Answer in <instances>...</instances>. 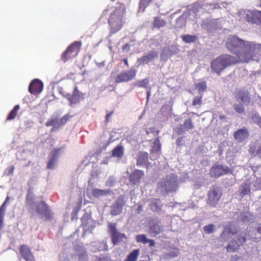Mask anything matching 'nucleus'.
<instances>
[{
    "instance_id": "obj_16",
    "label": "nucleus",
    "mask_w": 261,
    "mask_h": 261,
    "mask_svg": "<svg viewBox=\"0 0 261 261\" xmlns=\"http://www.w3.org/2000/svg\"><path fill=\"white\" fill-rule=\"evenodd\" d=\"M158 58V54L156 51L151 50L147 55H145L138 59L140 65L148 64Z\"/></svg>"
},
{
    "instance_id": "obj_40",
    "label": "nucleus",
    "mask_w": 261,
    "mask_h": 261,
    "mask_svg": "<svg viewBox=\"0 0 261 261\" xmlns=\"http://www.w3.org/2000/svg\"><path fill=\"white\" fill-rule=\"evenodd\" d=\"M214 225L211 224L204 226L203 230L206 234L211 233L214 230Z\"/></svg>"
},
{
    "instance_id": "obj_42",
    "label": "nucleus",
    "mask_w": 261,
    "mask_h": 261,
    "mask_svg": "<svg viewBox=\"0 0 261 261\" xmlns=\"http://www.w3.org/2000/svg\"><path fill=\"white\" fill-rule=\"evenodd\" d=\"M10 200V197L9 196H7L5 201L3 202L2 205L1 206L0 210L3 211L5 212L6 211V205H7V203Z\"/></svg>"
},
{
    "instance_id": "obj_63",
    "label": "nucleus",
    "mask_w": 261,
    "mask_h": 261,
    "mask_svg": "<svg viewBox=\"0 0 261 261\" xmlns=\"http://www.w3.org/2000/svg\"><path fill=\"white\" fill-rule=\"evenodd\" d=\"M260 6L261 7V0H260Z\"/></svg>"
},
{
    "instance_id": "obj_60",
    "label": "nucleus",
    "mask_w": 261,
    "mask_h": 261,
    "mask_svg": "<svg viewBox=\"0 0 261 261\" xmlns=\"http://www.w3.org/2000/svg\"><path fill=\"white\" fill-rule=\"evenodd\" d=\"M259 121H257V124L260 127H261V118H259Z\"/></svg>"
},
{
    "instance_id": "obj_4",
    "label": "nucleus",
    "mask_w": 261,
    "mask_h": 261,
    "mask_svg": "<svg viewBox=\"0 0 261 261\" xmlns=\"http://www.w3.org/2000/svg\"><path fill=\"white\" fill-rule=\"evenodd\" d=\"M237 58L229 55H223L213 60L211 63L212 69L218 75L227 67L237 64Z\"/></svg>"
},
{
    "instance_id": "obj_35",
    "label": "nucleus",
    "mask_w": 261,
    "mask_h": 261,
    "mask_svg": "<svg viewBox=\"0 0 261 261\" xmlns=\"http://www.w3.org/2000/svg\"><path fill=\"white\" fill-rule=\"evenodd\" d=\"M195 88L199 92H204L206 89V83L205 81L197 83L195 85Z\"/></svg>"
},
{
    "instance_id": "obj_8",
    "label": "nucleus",
    "mask_w": 261,
    "mask_h": 261,
    "mask_svg": "<svg viewBox=\"0 0 261 261\" xmlns=\"http://www.w3.org/2000/svg\"><path fill=\"white\" fill-rule=\"evenodd\" d=\"M222 196L220 188L217 185H213L208 192L207 203L211 206L215 207L219 203Z\"/></svg>"
},
{
    "instance_id": "obj_46",
    "label": "nucleus",
    "mask_w": 261,
    "mask_h": 261,
    "mask_svg": "<svg viewBox=\"0 0 261 261\" xmlns=\"http://www.w3.org/2000/svg\"><path fill=\"white\" fill-rule=\"evenodd\" d=\"M259 118H261V117L257 114H254L252 116V119L256 124H257V121L259 120Z\"/></svg>"
},
{
    "instance_id": "obj_27",
    "label": "nucleus",
    "mask_w": 261,
    "mask_h": 261,
    "mask_svg": "<svg viewBox=\"0 0 261 261\" xmlns=\"http://www.w3.org/2000/svg\"><path fill=\"white\" fill-rule=\"evenodd\" d=\"M124 153V148L122 145H117L116 147H115L112 151V156L117 157L118 158H121Z\"/></svg>"
},
{
    "instance_id": "obj_55",
    "label": "nucleus",
    "mask_w": 261,
    "mask_h": 261,
    "mask_svg": "<svg viewBox=\"0 0 261 261\" xmlns=\"http://www.w3.org/2000/svg\"><path fill=\"white\" fill-rule=\"evenodd\" d=\"M123 61L124 63L125 64V65L127 67H128V63L127 59L126 58L123 59Z\"/></svg>"
},
{
    "instance_id": "obj_39",
    "label": "nucleus",
    "mask_w": 261,
    "mask_h": 261,
    "mask_svg": "<svg viewBox=\"0 0 261 261\" xmlns=\"http://www.w3.org/2000/svg\"><path fill=\"white\" fill-rule=\"evenodd\" d=\"M148 239L145 234H138L136 236V241L144 244L147 243Z\"/></svg>"
},
{
    "instance_id": "obj_52",
    "label": "nucleus",
    "mask_w": 261,
    "mask_h": 261,
    "mask_svg": "<svg viewBox=\"0 0 261 261\" xmlns=\"http://www.w3.org/2000/svg\"><path fill=\"white\" fill-rule=\"evenodd\" d=\"M147 243H149V246L151 247L154 246L155 245V242L153 240L148 239Z\"/></svg>"
},
{
    "instance_id": "obj_59",
    "label": "nucleus",
    "mask_w": 261,
    "mask_h": 261,
    "mask_svg": "<svg viewBox=\"0 0 261 261\" xmlns=\"http://www.w3.org/2000/svg\"><path fill=\"white\" fill-rule=\"evenodd\" d=\"M142 210V206L141 205H139L137 208V210L138 212H140Z\"/></svg>"
},
{
    "instance_id": "obj_21",
    "label": "nucleus",
    "mask_w": 261,
    "mask_h": 261,
    "mask_svg": "<svg viewBox=\"0 0 261 261\" xmlns=\"http://www.w3.org/2000/svg\"><path fill=\"white\" fill-rule=\"evenodd\" d=\"M249 136V133L246 128H241L234 132L233 137L239 142L244 141Z\"/></svg>"
},
{
    "instance_id": "obj_20",
    "label": "nucleus",
    "mask_w": 261,
    "mask_h": 261,
    "mask_svg": "<svg viewBox=\"0 0 261 261\" xmlns=\"http://www.w3.org/2000/svg\"><path fill=\"white\" fill-rule=\"evenodd\" d=\"M144 176L143 171L135 169L129 176V180L133 185H136L140 182V179Z\"/></svg>"
},
{
    "instance_id": "obj_53",
    "label": "nucleus",
    "mask_w": 261,
    "mask_h": 261,
    "mask_svg": "<svg viewBox=\"0 0 261 261\" xmlns=\"http://www.w3.org/2000/svg\"><path fill=\"white\" fill-rule=\"evenodd\" d=\"M14 169L15 168L13 166H11L8 170V174L9 175H12L13 174Z\"/></svg>"
},
{
    "instance_id": "obj_14",
    "label": "nucleus",
    "mask_w": 261,
    "mask_h": 261,
    "mask_svg": "<svg viewBox=\"0 0 261 261\" xmlns=\"http://www.w3.org/2000/svg\"><path fill=\"white\" fill-rule=\"evenodd\" d=\"M36 210L37 213L41 215V218L44 217L47 220L52 219L53 213L51 212L48 206L44 201H41L37 203Z\"/></svg>"
},
{
    "instance_id": "obj_2",
    "label": "nucleus",
    "mask_w": 261,
    "mask_h": 261,
    "mask_svg": "<svg viewBox=\"0 0 261 261\" xmlns=\"http://www.w3.org/2000/svg\"><path fill=\"white\" fill-rule=\"evenodd\" d=\"M109 8L104 10L101 17L109 15L108 23L110 34L112 35L119 32L125 24L126 9L124 4L119 3L118 6L115 7L112 12L109 13Z\"/></svg>"
},
{
    "instance_id": "obj_6",
    "label": "nucleus",
    "mask_w": 261,
    "mask_h": 261,
    "mask_svg": "<svg viewBox=\"0 0 261 261\" xmlns=\"http://www.w3.org/2000/svg\"><path fill=\"white\" fill-rule=\"evenodd\" d=\"M249 231L241 232L236 238L230 240L226 247L228 252L237 251L241 246H243L247 239H250Z\"/></svg>"
},
{
    "instance_id": "obj_7",
    "label": "nucleus",
    "mask_w": 261,
    "mask_h": 261,
    "mask_svg": "<svg viewBox=\"0 0 261 261\" xmlns=\"http://www.w3.org/2000/svg\"><path fill=\"white\" fill-rule=\"evenodd\" d=\"M82 47L81 41H74L71 43L66 49L62 53L61 60L63 62H66L69 60L75 58Z\"/></svg>"
},
{
    "instance_id": "obj_61",
    "label": "nucleus",
    "mask_w": 261,
    "mask_h": 261,
    "mask_svg": "<svg viewBox=\"0 0 261 261\" xmlns=\"http://www.w3.org/2000/svg\"><path fill=\"white\" fill-rule=\"evenodd\" d=\"M149 95H150V92H149V91H148V92H147V96H148V97H149Z\"/></svg>"
},
{
    "instance_id": "obj_30",
    "label": "nucleus",
    "mask_w": 261,
    "mask_h": 261,
    "mask_svg": "<svg viewBox=\"0 0 261 261\" xmlns=\"http://www.w3.org/2000/svg\"><path fill=\"white\" fill-rule=\"evenodd\" d=\"M139 249L134 250L127 255L124 261H136L139 255Z\"/></svg>"
},
{
    "instance_id": "obj_31",
    "label": "nucleus",
    "mask_w": 261,
    "mask_h": 261,
    "mask_svg": "<svg viewBox=\"0 0 261 261\" xmlns=\"http://www.w3.org/2000/svg\"><path fill=\"white\" fill-rule=\"evenodd\" d=\"M20 107L18 105L14 106L13 109L10 111L6 119L7 121L13 120L17 116L18 111L19 110Z\"/></svg>"
},
{
    "instance_id": "obj_44",
    "label": "nucleus",
    "mask_w": 261,
    "mask_h": 261,
    "mask_svg": "<svg viewBox=\"0 0 261 261\" xmlns=\"http://www.w3.org/2000/svg\"><path fill=\"white\" fill-rule=\"evenodd\" d=\"M184 137H179L176 140V145L178 146H181L184 145Z\"/></svg>"
},
{
    "instance_id": "obj_22",
    "label": "nucleus",
    "mask_w": 261,
    "mask_h": 261,
    "mask_svg": "<svg viewBox=\"0 0 261 261\" xmlns=\"http://www.w3.org/2000/svg\"><path fill=\"white\" fill-rule=\"evenodd\" d=\"M81 226L85 230H88L90 227V224L92 221L90 214L85 213L81 219Z\"/></svg>"
},
{
    "instance_id": "obj_15",
    "label": "nucleus",
    "mask_w": 261,
    "mask_h": 261,
    "mask_svg": "<svg viewBox=\"0 0 261 261\" xmlns=\"http://www.w3.org/2000/svg\"><path fill=\"white\" fill-rule=\"evenodd\" d=\"M84 95V94L78 90L77 86L74 87L72 95L69 94H63V96L69 100L70 105L71 106L79 103L80 101L81 98L83 97Z\"/></svg>"
},
{
    "instance_id": "obj_38",
    "label": "nucleus",
    "mask_w": 261,
    "mask_h": 261,
    "mask_svg": "<svg viewBox=\"0 0 261 261\" xmlns=\"http://www.w3.org/2000/svg\"><path fill=\"white\" fill-rule=\"evenodd\" d=\"M136 85L138 87H142L144 88H149V80L148 79H144L142 80L139 81Z\"/></svg>"
},
{
    "instance_id": "obj_57",
    "label": "nucleus",
    "mask_w": 261,
    "mask_h": 261,
    "mask_svg": "<svg viewBox=\"0 0 261 261\" xmlns=\"http://www.w3.org/2000/svg\"><path fill=\"white\" fill-rule=\"evenodd\" d=\"M219 118H220V120H225L226 119V117L225 115H220L219 116Z\"/></svg>"
},
{
    "instance_id": "obj_45",
    "label": "nucleus",
    "mask_w": 261,
    "mask_h": 261,
    "mask_svg": "<svg viewBox=\"0 0 261 261\" xmlns=\"http://www.w3.org/2000/svg\"><path fill=\"white\" fill-rule=\"evenodd\" d=\"M185 130H186L185 129L183 126L181 125L180 127H178L176 129V133L178 135H181L185 132Z\"/></svg>"
},
{
    "instance_id": "obj_37",
    "label": "nucleus",
    "mask_w": 261,
    "mask_h": 261,
    "mask_svg": "<svg viewBox=\"0 0 261 261\" xmlns=\"http://www.w3.org/2000/svg\"><path fill=\"white\" fill-rule=\"evenodd\" d=\"M182 125L186 130L194 128V124L192 123L191 118H189L186 120Z\"/></svg>"
},
{
    "instance_id": "obj_18",
    "label": "nucleus",
    "mask_w": 261,
    "mask_h": 261,
    "mask_svg": "<svg viewBox=\"0 0 261 261\" xmlns=\"http://www.w3.org/2000/svg\"><path fill=\"white\" fill-rule=\"evenodd\" d=\"M60 151V149L56 148L54 149L51 152L50 155H49V160L47 164V168L49 169H52L54 168L58 156H59V152Z\"/></svg>"
},
{
    "instance_id": "obj_1",
    "label": "nucleus",
    "mask_w": 261,
    "mask_h": 261,
    "mask_svg": "<svg viewBox=\"0 0 261 261\" xmlns=\"http://www.w3.org/2000/svg\"><path fill=\"white\" fill-rule=\"evenodd\" d=\"M226 45L228 50L236 56L238 62L248 63L253 60L255 50L261 44L245 41L237 36H232L228 38Z\"/></svg>"
},
{
    "instance_id": "obj_3",
    "label": "nucleus",
    "mask_w": 261,
    "mask_h": 261,
    "mask_svg": "<svg viewBox=\"0 0 261 261\" xmlns=\"http://www.w3.org/2000/svg\"><path fill=\"white\" fill-rule=\"evenodd\" d=\"M233 94L236 100L239 102L233 105V109L239 114L243 113L245 111L244 106H249L251 101L250 92L245 88H239L236 89Z\"/></svg>"
},
{
    "instance_id": "obj_56",
    "label": "nucleus",
    "mask_w": 261,
    "mask_h": 261,
    "mask_svg": "<svg viewBox=\"0 0 261 261\" xmlns=\"http://www.w3.org/2000/svg\"><path fill=\"white\" fill-rule=\"evenodd\" d=\"M256 153L260 154H261V146L258 147L256 150Z\"/></svg>"
},
{
    "instance_id": "obj_5",
    "label": "nucleus",
    "mask_w": 261,
    "mask_h": 261,
    "mask_svg": "<svg viewBox=\"0 0 261 261\" xmlns=\"http://www.w3.org/2000/svg\"><path fill=\"white\" fill-rule=\"evenodd\" d=\"M240 20L252 24H261V11L241 10L238 12Z\"/></svg>"
},
{
    "instance_id": "obj_32",
    "label": "nucleus",
    "mask_w": 261,
    "mask_h": 261,
    "mask_svg": "<svg viewBox=\"0 0 261 261\" xmlns=\"http://www.w3.org/2000/svg\"><path fill=\"white\" fill-rule=\"evenodd\" d=\"M181 38L184 42L187 43L195 42L197 40V36L196 35H184Z\"/></svg>"
},
{
    "instance_id": "obj_13",
    "label": "nucleus",
    "mask_w": 261,
    "mask_h": 261,
    "mask_svg": "<svg viewBox=\"0 0 261 261\" xmlns=\"http://www.w3.org/2000/svg\"><path fill=\"white\" fill-rule=\"evenodd\" d=\"M137 71L131 69L127 71H123L119 73L115 79V83H124L132 81L136 76Z\"/></svg>"
},
{
    "instance_id": "obj_23",
    "label": "nucleus",
    "mask_w": 261,
    "mask_h": 261,
    "mask_svg": "<svg viewBox=\"0 0 261 261\" xmlns=\"http://www.w3.org/2000/svg\"><path fill=\"white\" fill-rule=\"evenodd\" d=\"M109 189L101 190L99 189H94L92 191V195L95 198H99L101 196L108 195L111 193Z\"/></svg>"
},
{
    "instance_id": "obj_36",
    "label": "nucleus",
    "mask_w": 261,
    "mask_h": 261,
    "mask_svg": "<svg viewBox=\"0 0 261 261\" xmlns=\"http://www.w3.org/2000/svg\"><path fill=\"white\" fill-rule=\"evenodd\" d=\"M161 231V227L157 224L153 225L149 228V232L154 235L160 233Z\"/></svg>"
},
{
    "instance_id": "obj_50",
    "label": "nucleus",
    "mask_w": 261,
    "mask_h": 261,
    "mask_svg": "<svg viewBox=\"0 0 261 261\" xmlns=\"http://www.w3.org/2000/svg\"><path fill=\"white\" fill-rule=\"evenodd\" d=\"M154 0H148L147 2H146V4H147V5H149L150 4H151L153 1ZM157 7H159L160 6V1L159 0L158 1L156 2L154 4Z\"/></svg>"
},
{
    "instance_id": "obj_34",
    "label": "nucleus",
    "mask_w": 261,
    "mask_h": 261,
    "mask_svg": "<svg viewBox=\"0 0 261 261\" xmlns=\"http://www.w3.org/2000/svg\"><path fill=\"white\" fill-rule=\"evenodd\" d=\"M225 230L232 234H235L238 232V229L233 226L232 223H229L227 226H225Z\"/></svg>"
},
{
    "instance_id": "obj_62",
    "label": "nucleus",
    "mask_w": 261,
    "mask_h": 261,
    "mask_svg": "<svg viewBox=\"0 0 261 261\" xmlns=\"http://www.w3.org/2000/svg\"><path fill=\"white\" fill-rule=\"evenodd\" d=\"M112 2H114L115 0H111Z\"/></svg>"
},
{
    "instance_id": "obj_19",
    "label": "nucleus",
    "mask_w": 261,
    "mask_h": 261,
    "mask_svg": "<svg viewBox=\"0 0 261 261\" xmlns=\"http://www.w3.org/2000/svg\"><path fill=\"white\" fill-rule=\"evenodd\" d=\"M137 166H145L148 168L150 163L148 161V154L145 152H139L137 159Z\"/></svg>"
},
{
    "instance_id": "obj_12",
    "label": "nucleus",
    "mask_w": 261,
    "mask_h": 261,
    "mask_svg": "<svg viewBox=\"0 0 261 261\" xmlns=\"http://www.w3.org/2000/svg\"><path fill=\"white\" fill-rule=\"evenodd\" d=\"M125 203V196L124 195L119 196L111 206L110 214L112 216L120 215Z\"/></svg>"
},
{
    "instance_id": "obj_10",
    "label": "nucleus",
    "mask_w": 261,
    "mask_h": 261,
    "mask_svg": "<svg viewBox=\"0 0 261 261\" xmlns=\"http://www.w3.org/2000/svg\"><path fill=\"white\" fill-rule=\"evenodd\" d=\"M159 188L166 192H170L175 190L176 188V181L171 176L163 178L158 184Z\"/></svg>"
},
{
    "instance_id": "obj_24",
    "label": "nucleus",
    "mask_w": 261,
    "mask_h": 261,
    "mask_svg": "<svg viewBox=\"0 0 261 261\" xmlns=\"http://www.w3.org/2000/svg\"><path fill=\"white\" fill-rule=\"evenodd\" d=\"M19 252L23 258L33 255L30 247L26 245H22L20 246Z\"/></svg>"
},
{
    "instance_id": "obj_33",
    "label": "nucleus",
    "mask_w": 261,
    "mask_h": 261,
    "mask_svg": "<svg viewBox=\"0 0 261 261\" xmlns=\"http://www.w3.org/2000/svg\"><path fill=\"white\" fill-rule=\"evenodd\" d=\"M34 201V195L32 189H29L26 196V203L27 204L33 206Z\"/></svg>"
},
{
    "instance_id": "obj_54",
    "label": "nucleus",
    "mask_w": 261,
    "mask_h": 261,
    "mask_svg": "<svg viewBox=\"0 0 261 261\" xmlns=\"http://www.w3.org/2000/svg\"><path fill=\"white\" fill-rule=\"evenodd\" d=\"M240 257L237 255H232L231 257V261H238Z\"/></svg>"
},
{
    "instance_id": "obj_47",
    "label": "nucleus",
    "mask_w": 261,
    "mask_h": 261,
    "mask_svg": "<svg viewBox=\"0 0 261 261\" xmlns=\"http://www.w3.org/2000/svg\"><path fill=\"white\" fill-rule=\"evenodd\" d=\"M114 113V111H112L111 112H110V113H108L106 115V117H105V122L106 123H108L109 121H110V118L111 117L112 114Z\"/></svg>"
},
{
    "instance_id": "obj_17",
    "label": "nucleus",
    "mask_w": 261,
    "mask_h": 261,
    "mask_svg": "<svg viewBox=\"0 0 261 261\" xmlns=\"http://www.w3.org/2000/svg\"><path fill=\"white\" fill-rule=\"evenodd\" d=\"M43 84L39 80L35 79L31 82L29 85V92L34 95L38 94L42 90Z\"/></svg>"
},
{
    "instance_id": "obj_29",
    "label": "nucleus",
    "mask_w": 261,
    "mask_h": 261,
    "mask_svg": "<svg viewBox=\"0 0 261 261\" xmlns=\"http://www.w3.org/2000/svg\"><path fill=\"white\" fill-rule=\"evenodd\" d=\"M240 193L242 197L250 193V185L247 183H244L240 187Z\"/></svg>"
},
{
    "instance_id": "obj_41",
    "label": "nucleus",
    "mask_w": 261,
    "mask_h": 261,
    "mask_svg": "<svg viewBox=\"0 0 261 261\" xmlns=\"http://www.w3.org/2000/svg\"><path fill=\"white\" fill-rule=\"evenodd\" d=\"M202 95H201L199 96H196L194 98L193 101H192V105L193 106H200L202 103Z\"/></svg>"
},
{
    "instance_id": "obj_11",
    "label": "nucleus",
    "mask_w": 261,
    "mask_h": 261,
    "mask_svg": "<svg viewBox=\"0 0 261 261\" xmlns=\"http://www.w3.org/2000/svg\"><path fill=\"white\" fill-rule=\"evenodd\" d=\"M229 172L231 171L228 166L215 164L210 169V175L211 177L218 178Z\"/></svg>"
},
{
    "instance_id": "obj_49",
    "label": "nucleus",
    "mask_w": 261,
    "mask_h": 261,
    "mask_svg": "<svg viewBox=\"0 0 261 261\" xmlns=\"http://www.w3.org/2000/svg\"><path fill=\"white\" fill-rule=\"evenodd\" d=\"M110 228L111 235L115 233V232H117L116 228L114 225L110 224Z\"/></svg>"
},
{
    "instance_id": "obj_26",
    "label": "nucleus",
    "mask_w": 261,
    "mask_h": 261,
    "mask_svg": "<svg viewBox=\"0 0 261 261\" xmlns=\"http://www.w3.org/2000/svg\"><path fill=\"white\" fill-rule=\"evenodd\" d=\"M126 239L125 235L124 233H121L119 232H115V233L112 234L111 239L112 243L114 245L117 244L123 239Z\"/></svg>"
},
{
    "instance_id": "obj_9",
    "label": "nucleus",
    "mask_w": 261,
    "mask_h": 261,
    "mask_svg": "<svg viewBox=\"0 0 261 261\" xmlns=\"http://www.w3.org/2000/svg\"><path fill=\"white\" fill-rule=\"evenodd\" d=\"M71 117L69 114L64 115L62 118L59 119L57 116H53L48 119L45 123V125L47 127L52 126L51 132L57 131L60 127L64 125Z\"/></svg>"
},
{
    "instance_id": "obj_58",
    "label": "nucleus",
    "mask_w": 261,
    "mask_h": 261,
    "mask_svg": "<svg viewBox=\"0 0 261 261\" xmlns=\"http://www.w3.org/2000/svg\"><path fill=\"white\" fill-rule=\"evenodd\" d=\"M169 255L171 257H175V256H177V254H176L175 253H169Z\"/></svg>"
},
{
    "instance_id": "obj_43",
    "label": "nucleus",
    "mask_w": 261,
    "mask_h": 261,
    "mask_svg": "<svg viewBox=\"0 0 261 261\" xmlns=\"http://www.w3.org/2000/svg\"><path fill=\"white\" fill-rule=\"evenodd\" d=\"M5 214V211L0 210V228H2L4 224Z\"/></svg>"
},
{
    "instance_id": "obj_51",
    "label": "nucleus",
    "mask_w": 261,
    "mask_h": 261,
    "mask_svg": "<svg viewBox=\"0 0 261 261\" xmlns=\"http://www.w3.org/2000/svg\"><path fill=\"white\" fill-rule=\"evenodd\" d=\"M25 261H36L34 255H31L29 257L23 258Z\"/></svg>"
},
{
    "instance_id": "obj_28",
    "label": "nucleus",
    "mask_w": 261,
    "mask_h": 261,
    "mask_svg": "<svg viewBox=\"0 0 261 261\" xmlns=\"http://www.w3.org/2000/svg\"><path fill=\"white\" fill-rule=\"evenodd\" d=\"M149 207L154 212L159 211L161 208L160 200L158 199L152 200L150 202Z\"/></svg>"
},
{
    "instance_id": "obj_48",
    "label": "nucleus",
    "mask_w": 261,
    "mask_h": 261,
    "mask_svg": "<svg viewBox=\"0 0 261 261\" xmlns=\"http://www.w3.org/2000/svg\"><path fill=\"white\" fill-rule=\"evenodd\" d=\"M153 144L154 146H156L159 149L160 148L161 145H160V140H159V138H157L155 139V140L153 142Z\"/></svg>"
},
{
    "instance_id": "obj_25",
    "label": "nucleus",
    "mask_w": 261,
    "mask_h": 261,
    "mask_svg": "<svg viewBox=\"0 0 261 261\" xmlns=\"http://www.w3.org/2000/svg\"><path fill=\"white\" fill-rule=\"evenodd\" d=\"M152 24L153 28L160 29L166 25V22L160 17H155Z\"/></svg>"
}]
</instances>
